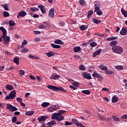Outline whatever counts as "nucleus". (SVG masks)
Returning a JSON list of instances; mask_svg holds the SVG:
<instances>
[{
	"label": "nucleus",
	"mask_w": 127,
	"mask_h": 127,
	"mask_svg": "<svg viewBox=\"0 0 127 127\" xmlns=\"http://www.w3.org/2000/svg\"><path fill=\"white\" fill-rule=\"evenodd\" d=\"M47 88L53 91L62 92L64 93H66V91L62 87H58L54 85H49L47 86Z\"/></svg>",
	"instance_id": "f257e3e1"
},
{
	"label": "nucleus",
	"mask_w": 127,
	"mask_h": 127,
	"mask_svg": "<svg viewBox=\"0 0 127 127\" xmlns=\"http://www.w3.org/2000/svg\"><path fill=\"white\" fill-rule=\"evenodd\" d=\"M112 50L113 52L116 54H122L124 52V49L121 46H117L112 47Z\"/></svg>",
	"instance_id": "f03ea898"
},
{
	"label": "nucleus",
	"mask_w": 127,
	"mask_h": 127,
	"mask_svg": "<svg viewBox=\"0 0 127 127\" xmlns=\"http://www.w3.org/2000/svg\"><path fill=\"white\" fill-rule=\"evenodd\" d=\"M52 120H57L58 122H60L62 121H64V117H60L58 113H53L51 116Z\"/></svg>",
	"instance_id": "7ed1b4c3"
},
{
	"label": "nucleus",
	"mask_w": 127,
	"mask_h": 127,
	"mask_svg": "<svg viewBox=\"0 0 127 127\" xmlns=\"http://www.w3.org/2000/svg\"><path fill=\"white\" fill-rule=\"evenodd\" d=\"M16 95V92H15V90H12L11 91V92L9 93V95L8 96H7L5 98V100H9V99H14V97H15Z\"/></svg>",
	"instance_id": "20e7f679"
},
{
	"label": "nucleus",
	"mask_w": 127,
	"mask_h": 127,
	"mask_svg": "<svg viewBox=\"0 0 127 127\" xmlns=\"http://www.w3.org/2000/svg\"><path fill=\"white\" fill-rule=\"evenodd\" d=\"M6 108L11 112H14L18 110V109L16 108V107L13 106L9 104L6 105Z\"/></svg>",
	"instance_id": "39448f33"
},
{
	"label": "nucleus",
	"mask_w": 127,
	"mask_h": 127,
	"mask_svg": "<svg viewBox=\"0 0 127 127\" xmlns=\"http://www.w3.org/2000/svg\"><path fill=\"white\" fill-rule=\"evenodd\" d=\"M10 41V37L8 36L4 35V40L3 43L5 45H7Z\"/></svg>",
	"instance_id": "423d86ee"
},
{
	"label": "nucleus",
	"mask_w": 127,
	"mask_h": 127,
	"mask_svg": "<svg viewBox=\"0 0 127 127\" xmlns=\"http://www.w3.org/2000/svg\"><path fill=\"white\" fill-rule=\"evenodd\" d=\"M59 108V107L57 105H54L52 107H50L48 109V110L51 113L53 112Z\"/></svg>",
	"instance_id": "0eeeda50"
},
{
	"label": "nucleus",
	"mask_w": 127,
	"mask_h": 127,
	"mask_svg": "<svg viewBox=\"0 0 127 127\" xmlns=\"http://www.w3.org/2000/svg\"><path fill=\"white\" fill-rule=\"evenodd\" d=\"M121 35H127V28L123 27L120 32Z\"/></svg>",
	"instance_id": "6e6552de"
},
{
	"label": "nucleus",
	"mask_w": 127,
	"mask_h": 127,
	"mask_svg": "<svg viewBox=\"0 0 127 127\" xmlns=\"http://www.w3.org/2000/svg\"><path fill=\"white\" fill-rule=\"evenodd\" d=\"M92 75L93 77L98 78V80L103 79V77L100 76L97 72H93V73L92 74Z\"/></svg>",
	"instance_id": "1a4fd4ad"
},
{
	"label": "nucleus",
	"mask_w": 127,
	"mask_h": 127,
	"mask_svg": "<svg viewBox=\"0 0 127 127\" xmlns=\"http://www.w3.org/2000/svg\"><path fill=\"white\" fill-rule=\"evenodd\" d=\"M48 118V117H47L46 116H41L38 118V120L39 121V122H45Z\"/></svg>",
	"instance_id": "9d476101"
},
{
	"label": "nucleus",
	"mask_w": 127,
	"mask_h": 127,
	"mask_svg": "<svg viewBox=\"0 0 127 127\" xmlns=\"http://www.w3.org/2000/svg\"><path fill=\"white\" fill-rule=\"evenodd\" d=\"M43 24H46V26H45L43 24L39 25V28L40 29H45L46 28V27H47V26H48V25H49V24H48V23L46 22V21L43 22Z\"/></svg>",
	"instance_id": "9b49d317"
},
{
	"label": "nucleus",
	"mask_w": 127,
	"mask_h": 127,
	"mask_svg": "<svg viewBox=\"0 0 127 127\" xmlns=\"http://www.w3.org/2000/svg\"><path fill=\"white\" fill-rule=\"evenodd\" d=\"M38 7L40 8L42 13H46V10H45V7L43 5H39Z\"/></svg>",
	"instance_id": "f8f14e48"
},
{
	"label": "nucleus",
	"mask_w": 127,
	"mask_h": 127,
	"mask_svg": "<svg viewBox=\"0 0 127 127\" xmlns=\"http://www.w3.org/2000/svg\"><path fill=\"white\" fill-rule=\"evenodd\" d=\"M48 15L51 18H54V8H52L50 10Z\"/></svg>",
	"instance_id": "ddd939ff"
},
{
	"label": "nucleus",
	"mask_w": 127,
	"mask_h": 127,
	"mask_svg": "<svg viewBox=\"0 0 127 127\" xmlns=\"http://www.w3.org/2000/svg\"><path fill=\"white\" fill-rule=\"evenodd\" d=\"M83 76L84 79H92L91 74L88 73H83Z\"/></svg>",
	"instance_id": "4468645a"
},
{
	"label": "nucleus",
	"mask_w": 127,
	"mask_h": 127,
	"mask_svg": "<svg viewBox=\"0 0 127 127\" xmlns=\"http://www.w3.org/2000/svg\"><path fill=\"white\" fill-rule=\"evenodd\" d=\"M16 100L17 101H18L20 103V104L23 106V107H25L26 106V104H24V103H23V100L21 98H20V97H17L16 98Z\"/></svg>",
	"instance_id": "2eb2a0df"
},
{
	"label": "nucleus",
	"mask_w": 127,
	"mask_h": 127,
	"mask_svg": "<svg viewBox=\"0 0 127 127\" xmlns=\"http://www.w3.org/2000/svg\"><path fill=\"white\" fill-rule=\"evenodd\" d=\"M56 74V75H52L50 77V79L51 80H57V79H59L60 78V76L59 75H58L57 74Z\"/></svg>",
	"instance_id": "dca6fc26"
},
{
	"label": "nucleus",
	"mask_w": 127,
	"mask_h": 127,
	"mask_svg": "<svg viewBox=\"0 0 127 127\" xmlns=\"http://www.w3.org/2000/svg\"><path fill=\"white\" fill-rule=\"evenodd\" d=\"M100 2H97V4H95V10H94V11H95V12H97V11H99V10H100V7H99V6H100Z\"/></svg>",
	"instance_id": "f3484780"
},
{
	"label": "nucleus",
	"mask_w": 127,
	"mask_h": 127,
	"mask_svg": "<svg viewBox=\"0 0 127 127\" xmlns=\"http://www.w3.org/2000/svg\"><path fill=\"white\" fill-rule=\"evenodd\" d=\"M46 55H47L48 57H52V56H54L55 55V53H54L52 51H50L46 54Z\"/></svg>",
	"instance_id": "a211bd4d"
},
{
	"label": "nucleus",
	"mask_w": 127,
	"mask_h": 127,
	"mask_svg": "<svg viewBox=\"0 0 127 127\" xmlns=\"http://www.w3.org/2000/svg\"><path fill=\"white\" fill-rule=\"evenodd\" d=\"M118 38H119L118 36L110 37L109 38H106V40H107V41H113V40H117V39H118Z\"/></svg>",
	"instance_id": "6ab92c4d"
},
{
	"label": "nucleus",
	"mask_w": 127,
	"mask_h": 127,
	"mask_svg": "<svg viewBox=\"0 0 127 127\" xmlns=\"http://www.w3.org/2000/svg\"><path fill=\"white\" fill-rule=\"evenodd\" d=\"M54 43L55 44H60V45H64V42H63L60 39H57L56 41H54Z\"/></svg>",
	"instance_id": "aec40b11"
},
{
	"label": "nucleus",
	"mask_w": 127,
	"mask_h": 127,
	"mask_svg": "<svg viewBox=\"0 0 127 127\" xmlns=\"http://www.w3.org/2000/svg\"><path fill=\"white\" fill-rule=\"evenodd\" d=\"M55 125H56V121L55 120H52L47 124L49 127H52Z\"/></svg>",
	"instance_id": "412c9836"
},
{
	"label": "nucleus",
	"mask_w": 127,
	"mask_h": 127,
	"mask_svg": "<svg viewBox=\"0 0 127 127\" xmlns=\"http://www.w3.org/2000/svg\"><path fill=\"white\" fill-rule=\"evenodd\" d=\"M101 52H102V49H100L97 51L95 52L92 55L93 57H96V56H97V55H99V54H100Z\"/></svg>",
	"instance_id": "4be33fe9"
},
{
	"label": "nucleus",
	"mask_w": 127,
	"mask_h": 127,
	"mask_svg": "<svg viewBox=\"0 0 127 127\" xmlns=\"http://www.w3.org/2000/svg\"><path fill=\"white\" fill-rule=\"evenodd\" d=\"M51 46H52V47L54 49H59L61 48V46L59 45H55L54 44H51Z\"/></svg>",
	"instance_id": "5701e85b"
},
{
	"label": "nucleus",
	"mask_w": 127,
	"mask_h": 127,
	"mask_svg": "<svg viewBox=\"0 0 127 127\" xmlns=\"http://www.w3.org/2000/svg\"><path fill=\"white\" fill-rule=\"evenodd\" d=\"M119 100V97H117V95H114L112 99V102L113 103L117 102Z\"/></svg>",
	"instance_id": "b1692460"
},
{
	"label": "nucleus",
	"mask_w": 127,
	"mask_h": 127,
	"mask_svg": "<svg viewBox=\"0 0 127 127\" xmlns=\"http://www.w3.org/2000/svg\"><path fill=\"white\" fill-rule=\"evenodd\" d=\"M6 90L7 91H10L13 89V87L10 84H7L6 86Z\"/></svg>",
	"instance_id": "393cba45"
},
{
	"label": "nucleus",
	"mask_w": 127,
	"mask_h": 127,
	"mask_svg": "<svg viewBox=\"0 0 127 127\" xmlns=\"http://www.w3.org/2000/svg\"><path fill=\"white\" fill-rule=\"evenodd\" d=\"M19 15L21 17H24V16H25V15H26V12H25L24 11H21L19 12Z\"/></svg>",
	"instance_id": "a878e982"
},
{
	"label": "nucleus",
	"mask_w": 127,
	"mask_h": 127,
	"mask_svg": "<svg viewBox=\"0 0 127 127\" xmlns=\"http://www.w3.org/2000/svg\"><path fill=\"white\" fill-rule=\"evenodd\" d=\"M73 51L75 53L80 52V51H81V47L78 46L73 47Z\"/></svg>",
	"instance_id": "bb28decb"
},
{
	"label": "nucleus",
	"mask_w": 127,
	"mask_h": 127,
	"mask_svg": "<svg viewBox=\"0 0 127 127\" xmlns=\"http://www.w3.org/2000/svg\"><path fill=\"white\" fill-rule=\"evenodd\" d=\"M81 93L86 95H89L91 94V92L89 90H82Z\"/></svg>",
	"instance_id": "cd10ccee"
},
{
	"label": "nucleus",
	"mask_w": 127,
	"mask_h": 127,
	"mask_svg": "<svg viewBox=\"0 0 127 127\" xmlns=\"http://www.w3.org/2000/svg\"><path fill=\"white\" fill-rule=\"evenodd\" d=\"M121 12L124 15V17H127V11L126 10H124V8H121Z\"/></svg>",
	"instance_id": "c85d7f7f"
},
{
	"label": "nucleus",
	"mask_w": 127,
	"mask_h": 127,
	"mask_svg": "<svg viewBox=\"0 0 127 127\" xmlns=\"http://www.w3.org/2000/svg\"><path fill=\"white\" fill-rule=\"evenodd\" d=\"M118 44V41H113L111 42L109 44L110 46L113 47V46H116Z\"/></svg>",
	"instance_id": "c756f323"
},
{
	"label": "nucleus",
	"mask_w": 127,
	"mask_h": 127,
	"mask_svg": "<svg viewBox=\"0 0 127 127\" xmlns=\"http://www.w3.org/2000/svg\"><path fill=\"white\" fill-rule=\"evenodd\" d=\"M79 28L80 29V30H86V29H87L88 28V26L87 25H82L80 26Z\"/></svg>",
	"instance_id": "7c9ffc66"
},
{
	"label": "nucleus",
	"mask_w": 127,
	"mask_h": 127,
	"mask_svg": "<svg viewBox=\"0 0 127 127\" xmlns=\"http://www.w3.org/2000/svg\"><path fill=\"white\" fill-rule=\"evenodd\" d=\"M0 30L2 31L3 33L2 35H6V30H5V29H4V27H0Z\"/></svg>",
	"instance_id": "2f4dec72"
},
{
	"label": "nucleus",
	"mask_w": 127,
	"mask_h": 127,
	"mask_svg": "<svg viewBox=\"0 0 127 127\" xmlns=\"http://www.w3.org/2000/svg\"><path fill=\"white\" fill-rule=\"evenodd\" d=\"M51 104L48 103V102H44L42 104L41 106L43 107V108H45L47 107H48L49 106H50Z\"/></svg>",
	"instance_id": "473e14b6"
},
{
	"label": "nucleus",
	"mask_w": 127,
	"mask_h": 127,
	"mask_svg": "<svg viewBox=\"0 0 127 127\" xmlns=\"http://www.w3.org/2000/svg\"><path fill=\"white\" fill-rule=\"evenodd\" d=\"M34 114V111H26V112H25V115L28 116H32Z\"/></svg>",
	"instance_id": "72a5a7b5"
},
{
	"label": "nucleus",
	"mask_w": 127,
	"mask_h": 127,
	"mask_svg": "<svg viewBox=\"0 0 127 127\" xmlns=\"http://www.w3.org/2000/svg\"><path fill=\"white\" fill-rule=\"evenodd\" d=\"M65 113H66V111H65L64 110H61L58 112V114H59L60 117H61H61H64V116H63L62 115L63 114H65Z\"/></svg>",
	"instance_id": "f704fd0d"
},
{
	"label": "nucleus",
	"mask_w": 127,
	"mask_h": 127,
	"mask_svg": "<svg viewBox=\"0 0 127 127\" xmlns=\"http://www.w3.org/2000/svg\"><path fill=\"white\" fill-rule=\"evenodd\" d=\"M115 68L118 70H122L124 69V66L123 65H117L115 66Z\"/></svg>",
	"instance_id": "c9c22d12"
},
{
	"label": "nucleus",
	"mask_w": 127,
	"mask_h": 127,
	"mask_svg": "<svg viewBox=\"0 0 127 127\" xmlns=\"http://www.w3.org/2000/svg\"><path fill=\"white\" fill-rule=\"evenodd\" d=\"M13 61L16 64H19V58L16 57L14 58Z\"/></svg>",
	"instance_id": "e433bc0d"
},
{
	"label": "nucleus",
	"mask_w": 127,
	"mask_h": 127,
	"mask_svg": "<svg viewBox=\"0 0 127 127\" xmlns=\"http://www.w3.org/2000/svg\"><path fill=\"white\" fill-rule=\"evenodd\" d=\"M9 26H14L15 25V23L14 22V21L10 20L9 21Z\"/></svg>",
	"instance_id": "4c0bfd02"
},
{
	"label": "nucleus",
	"mask_w": 127,
	"mask_h": 127,
	"mask_svg": "<svg viewBox=\"0 0 127 127\" xmlns=\"http://www.w3.org/2000/svg\"><path fill=\"white\" fill-rule=\"evenodd\" d=\"M92 22H94V23L97 24V23H100V22H101V20H98L96 18H93Z\"/></svg>",
	"instance_id": "58836bf2"
},
{
	"label": "nucleus",
	"mask_w": 127,
	"mask_h": 127,
	"mask_svg": "<svg viewBox=\"0 0 127 127\" xmlns=\"http://www.w3.org/2000/svg\"><path fill=\"white\" fill-rule=\"evenodd\" d=\"M93 15V10H89L87 14V18H90L91 17V16Z\"/></svg>",
	"instance_id": "ea45409f"
},
{
	"label": "nucleus",
	"mask_w": 127,
	"mask_h": 127,
	"mask_svg": "<svg viewBox=\"0 0 127 127\" xmlns=\"http://www.w3.org/2000/svg\"><path fill=\"white\" fill-rule=\"evenodd\" d=\"M100 68L103 70H106L107 69V67L103 64L100 65Z\"/></svg>",
	"instance_id": "a19ab883"
},
{
	"label": "nucleus",
	"mask_w": 127,
	"mask_h": 127,
	"mask_svg": "<svg viewBox=\"0 0 127 127\" xmlns=\"http://www.w3.org/2000/svg\"><path fill=\"white\" fill-rule=\"evenodd\" d=\"M17 121V118L16 117V116H14L12 118V123L13 124L16 123Z\"/></svg>",
	"instance_id": "79ce46f5"
},
{
	"label": "nucleus",
	"mask_w": 127,
	"mask_h": 127,
	"mask_svg": "<svg viewBox=\"0 0 127 127\" xmlns=\"http://www.w3.org/2000/svg\"><path fill=\"white\" fill-rule=\"evenodd\" d=\"M72 84L75 86L76 87H79V82H77V81H74L72 83Z\"/></svg>",
	"instance_id": "37998d69"
},
{
	"label": "nucleus",
	"mask_w": 127,
	"mask_h": 127,
	"mask_svg": "<svg viewBox=\"0 0 127 127\" xmlns=\"http://www.w3.org/2000/svg\"><path fill=\"white\" fill-rule=\"evenodd\" d=\"M3 15L4 16V17H8V16H9V13H8L7 11H4L3 13Z\"/></svg>",
	"instance_id": "c03bdc74"
},
{
	"label": "nucleus",
	"mask_w": 127,
	"mask_h": 127,
	"mask_svg": "<svg viewBox=\"0 0 127 127\" xmlns=\"http://www.w3.org/2000/svg\"><path fill=\"white\" fill-rule=\"evenodd\" d=\"M79 68L80 70H81L82 71H84L86 69V68H85V66L83 65H80L79 66Z\"/></svg>",
	"instance_id": "a18cd8bd"
},
{
	"label": "nucleus",
	"mask_w": 127,
	"mask_h": 127,
	"mask_svg": "<svg viewBox=\"0 0 127 127\" xmlns=\"http://www.w3.org/2000/svg\"><path fill=\"white\" fill-rule=\"evenodd\" d=\"M106 73L107 74H112L114 73V71H111L110 70H108V69L106 70Z\"/></svg>",
	"instance_id": "49530a36"
},
{
	"label": "nucleus",
	"mask_w": 127,
	"mask_h": 127,
	"mask_svg": "<svg viewBox=\"0 0 127 127\" xmlns=\"http://www.w3.org/2000/svg\"><path fill=\"white\" fill-rule=\"evenodd\" d=\"M39 9H38L37 7H33L30 8V10L31 11H37V10H39Z\"/></svg>",
	"instance_id": "de8ad7c7"
},
{
	"label": "nucleus",
	"mask_w": 127,
	"mask_h": 127,
	"mask_svg": "<svg viewBox=\"0 0 127 127\" xmlns=\"http://www.w3.org/2000/svg\"><path fill=\"white\" fill-rule=\"evenodd\" d=\"M112 118L114 119V120L116 121V122H120V119L118 117H116V116H112Z\"/></svg>",
	"instance_id": "09e8293b"
},
{
	"label": "nucleus",
	"mask_w": 127,
	"mask_h": 127,
	"mask_svg": "<svg viewBox=\"0 0 127 127\" xmlns=\"http://www.w3.org/2000/svg\"><path fill=\"white\" fill-rule=\"evenodd\" d=\"M90 45L91 47H95L97 46V43H96L95 42H91L90 44Z\"/></svg>",
	"instance_id": "8fccbe9b"
},
{
	"label": "nucleus",
	"mask_w": 127,
	"mask_h": 127,
	"mask_svg": "<svg viewBox=\"0 0 127 127\" xmlns=\"http://www.w3.org/2000/svg\"><path fill=\"white\" fill-rule=\"evenodd\" d=\"M5 10H8V4H4L3 6Z\"/></svg>",
	"instance_id": "3c124183"
},
{
	"label": "nucleus",
	"mask_w": 127,
	"mask_h": 127,
	"mask_svg": "<svg viewBox=\"0 0 127 127\" xmlns=\"http://www.w3.org/2000/svg\"><path fill=\"white\" fill-rule=\"evenodd\" d=\"M26 44H27V41H26V40L25 39L22 43V46L21 47V48H22V47H23V46L25 45Z\"/></svg>",
	"instance_id": "603ef678"
},
{
	"label": "nucleus",
	"mask_w": 127,
	"mask_h": 127,
	"mask_svg": "<svg viewBox=\"0 0 127 127\" xmlns=\"http://www.w3.org/2000/svg\"><path fill=\"white\" fill-rule=\"evenodd\" d=\"M121 119L127 120V114H125L121 117Z\"/></svg>",
	"instance_id": "864d4df0"
},
{
	"label": "nucleus",
	"mask_w": 127,
	"mask_h": 127,
	"mask_svg": "<svg viewBox=\"0 0 127 127\" xmlns=\"http://www.w3.org/2000/svg\"><path fill=\"white\" fill-rule=\"evenodd\" d=\"M28 57L29 58H31V59H37V57H34L32 54L29 55Z\"/></svg>",
	"instance_id": "5fc2aeb1"
},
{
	"label": "nucleus",
	"mask_w": 127,
	"mask_h": 127,
	"mask_svg": "<svg viewBox=\"0 0 127 127\" xmlns=\"http://www.w3.org/2000/svg\"><path fill=\"white\" fill-rule=\"evenodd\" d=\"M59 25L60 26H64V25H65V22H64L63 21H61L59 22Z\"/></svg>",
	"instance_id": "6e6d98bb"
},
{
	"label": "nucleus",
	"mask_w": 127,
	"mask_h": 127,
	"mask_svg": "<svg viewBox=\"0 0 127 127\" xmlns=\"http://www.w3.org/2000/svg\"><path fill=\"white\" fill-rule=\"evenodd\" d=\"M21 53H27V52H28V49L26 48H24L23 50L21 51Z\"/></svg>",
	"instance_id": "4d7b16f0"
},
{
	"label": "nucleus",
	"mask_w": 127,
	"mask_h": 127,
	"mask_svg": "<svg viewBox=\"0 0 127 127\" xmlns=\"http://www.w3.org/2000/svg\"><path fill=\"white\" fill-rule=\"evenodd\" d=\"M72 121L73 122V123L75 124V125H76V124H78V121L77 120V119H75V118H73L72 119Z\"/></svg>",
	"instance_id": "13d9d810"
},
{
	"label": "nucleus",
	"mask_w": 127,
	"mask_h": 127,
	"mask_svg": "<svg viewBox=\"0 0 127 127\" xmlns=\"http://www.w3.org/2000/svg\"><path fill=\"white\" fill-rule=\"evenodd\" d=\"M79 3L81 5H85V1L84 0H80Z\"/></svg>",
	"instance_id": "bf43d9fd"
},
{
	"label": "nucleus",
	"mask_w": 127,
	"mask_h": 127,
	"mask_svg": "<svg viewBox=\"0 0 127 127\" xmlns=\"http://www.w3.org/2000/svg\"><path fill=\"white\" fill-rule=\"evenodd\" d=\"M34 41L35 42H39L40 41V38L39 37H36L34 39Z\"/></svg>",
	"instance_id": "052dcab7"
},
{
	"label": "nucleus",
	"mask_w": 127,
	"mask_h": 127,
	"mask_svg": "<svg viewBox=\"0 0 127 127\" xmlns=\"http://www.w3.org/2000/svg\"><path fill=\"white\" fill-rule=\"evenodd\" d=\"M76 126L77 127H85V126H83V124L80 123H76Z\"/></svg>",
	"instance_id": "680f3d73"
},
{
	"label": "nucleus",
	"mask_w": 127,
	"mask_h": 127,
	"mask_svg": "<svg viewBox=\"0 0 127 127\" xmlns=\"http://www.w3.org/2000/svg\"><path fill=\"white\" fill-rule=\"evenodd\" d=\"M97 14H98V15H102L103 14V11L99 10V11H97Z\"/></svg>",
	"instance_id": "e2e57ef3"
},
{
	"label": "nucleus",
	"mask_w": 127,
	"mask_h": 127,
	"mask_svg": "<svg viewBox=\"0 0 127 127\" xmlns=\"http://www.w3.org/2000/svg\"><path fill=\"white\" fill-rule=\"evenodd\" d=\"M19 72L20 75H24L25 74V72L22 70H19Z\"/></svg>",
	"instance_id": "0e129e2a"
},
{
	"label": "nucleus",
	"mask_w": 127,
	"mask_h": 127,
	"mask_svg": "<svg viewBox=\"0 0 127 127\" xmlns=\"http://www.w3.org/2000/svg\"><path fill=\"white\" fill-rule=\"evenodd\" d=\"M98 118L101 119L102 121H104L105 120V118L102 116V115H98Z\"/></svg>",
	"instance_id": "69168bd1"
},
{
	"label": "nucleus",
	"mask_w": 127,
	"mask_h": 127,
	"mask_svg": "<svg viewBox=\"0 0 127 127\" xmlns=\"http://www.w3.org/2000/svg\"><path fill=\"white\" fill-rule=\"evenodd\" d=\"M71 125H72L71 122H69L68 121L65 122V126H70Z\"/></svg>",
	"instance_id": "338daca9"
},
{
	"label": "nucleus",
	"mask_w": 127,
	"mask_h": 127,
	"mask_svg": "<svg viewBox=\"0 0 127 127\" xmlns=\"http://www.w3.org/2000/svg\"><path fill=\"white\" fill-rule=\"evenodd\" d=\"M33 32L35 34H40L41 33V32L40 31H33Z\"/></svg>",
	"instance_id": "774afa93"
}]
</instances>
